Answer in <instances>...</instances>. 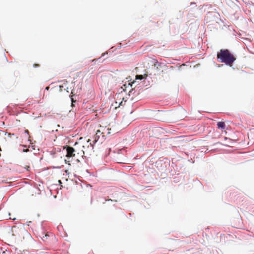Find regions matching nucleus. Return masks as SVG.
I'll list each match as a JSON object with an SVG mask.
<instances>
[{"instance_id":"nucleus-1","label":"nucleus","mask_w":254,"mask_h":254,"mask_svg":"<svg viewBox=\"0 0 254 254\" xmlns=\"http://www.w3.org/2000/svg\"><path fill=\"white\" fill-rule=\"evenodd\" d=\"M218 60L221 63H225L226 65L232 66L236 58L228 49H221L217 53Z\"/></svg>"},{"instance_id":"nucleus-2","label":"nucleus","mask_w":254,"mask_h":254,"mask_svg":"<svg viewBox=\"0 0 254 254\" xmlns=\"http://www.w3.org/2000/svg\"><path fill=\"white\" fill-rule=\"evenodd\" d=\"M111 128H107L106 127H103L100 125L99 129L96 131V133L94 138L93 142L95 144L98 140L100 135L105 137L111 134Z\"/></svg>"},{"instance_id":"nucleus-3","label":"nucleus","mask_w":254,"mask_h":254,"mask_svg":"<svg viewBox=\"0 0 254 254\" xmlns=\"http://www.w3.org/2000/svg\"><path fill=\"white\" fill-rule=\"evenodd\" d=\"M67 151V154L66 156L68 158L71 157H75L76 156V154H79V152H77V150L75 148L70 147V146H66L65 147Z\"/></svg>"},{"instance_id":"nucleus-4","label":"nucleus","mask_w":254,"mask_h":254,"mask_svg":"<svg viewBox=\"0 0 254 254\" xmlns=\"http://www.w3.org/2000/svg\"><path fill=\"white\" fill-rule=\"evenodd\" d=\"M217 127L222 130H224L226 128V125L224 122L220 121L217 123Z\"/></svg>"},{"instance_id":"nucleus-5","label":"nucleus","mask_w":254,"mask_h":254,"mask_svg":"<svg viewBox=\"0 0 254 254\" xmlns=\"http://www.w3.org/2000/svg\"><path fill=\"white\" fill-rule=\"evenodd\" d=\"M19 231H20V230L18 228L14 227L13 229H12V232L14 233V232H15V233H17V232H18Z\"/></svg>"},{"instance_id":"nucleus-6","label":"nucleus","mask_w":254,"mask_h":254,"mask_svg":"<svg viewBox=\"0 0 254 254\" xmlns=\"http://www.w3.org/2000/svg\"><path fill=\"white\" fill-rule=\"evenodd\" d=\"M48 236H49L47 234H46L44 235V236H41V237L43 241H46Z\"/></svg>"},{"instance_id":"nucleus-7","label":"nucleus","mask_w":254,"mask_h":254,"mask_svg":"<svg viewBox=\"0 0 254 254\" xmlns=\"http://www.w3.org/2000/svg\"><path fill=\"white\" fill-rule=\"evenodd\" d=\"M143 75H137L136 76V79H143Z\"/></svg>"},{"instance_id":"nucleus-8","label":"nucleus","mask_w":254,"mask_h":254,"mask_svg":"<svg viewBox=\"0 0 254 254\" xmlns=\"http://www.w3.org/2000/svg\"><path fill=\"white\" fill-rule=\"evenodd\" d=\"M33 66H34V67H38L40 66V65L38 64H34Z\"/></svg>"},{"instance_id":"nucleus-9","label":"nucleus","mask_w":254,"mask_h":254,"mask_svg":"<svg viewBox=\"0 0 254 254\" xmlns=\"http://www.w3.org/2000/svg\"><path fill=\"white\" fill-rule=\"evenodd\" d=\"M25 133L29 135V131L28 130H25Z\"/></svg>"},{"instance_id":"nucleus-10","label":"nucleus","mask_w":254,"mask_h":254,"mask_svg":"<svg viewBox=\"0 0 254 254\" xmlns=\"http://www.w3.org/2000/svg\"><path fill=\"white\" fill-rule=\"evenodd\" d=\"M49 89V87H48V86L46 87V88H45V89L47 90H48Z\"/></svg>"},{"instance_id":"nucleus-11","label":"nucleus","mask_w":254,"mask_h":254,"mask_svg":"<svg viewBox=\"0 0 254 254\" xmlns=\"http://www.w3.org/2000/svg\"><path fill=\"white\" fill-rule=\"evenodd\" d=\"M23 151L27 152V151H28V149L24 150Z\"/></svg>"},{"instance_id":"nucleus-12","label":"nucleus","mask_w":254,"mask_h":254,"mask_svg":"<svg viewBox=\"0 0 254 254\" xmlns=\"http://www.w3.org/2000/svg\"><path fill=\"white\" fill-rule=\"evenodd\" d=\"M106 201H107V200H106ZM108 201H112V199H108Z\"/></svg>"},{"instance_id":"nucleus-13","label":"nucleus","mask_w":254,"mask_h":254,"mask_svg":"<svg viewBox=\"0 0 254 254\" xmlns=\"http://www.w3.org/2000/svg\"><path fill=\"white\" fill-rule=\"evenodd\" d=\"M90 141H91V140H90V139H88V141H87V142H89Z\"/></svg>"},{"instance_id":"nucleus-14","label":"nucleus","mask_w":254,"mask_h":254,"mask_svg":"<svg viewBox=\"0 0 254 254\" xmlns=\"http://www.w3.org/2000/svg\"><path fill=\"white\" fill-rule=\"evenodd\" d=\"M90 144H91L92 145V146H93V144H91V143H90Z\"/></svg>"}]
</instances>
